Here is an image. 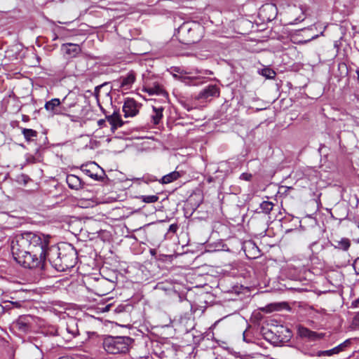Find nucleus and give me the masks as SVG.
<instances>
[{
  "label": "nucleus",
  "instance_id": "obj_1",
  "mask_svg": "<svg viewBox=\"0 0 359 359\" xmlns=\"http://www.w3.org/2000/svg\"><path fill=\"white\" fill-rule=\"evenodd\" d=\"M50 236L42 233L27 231L15 237L12 242V253L38 252L48 250Z\"/></svg>",
  "mask_w": 359,
  "mask_h": 359
},
{
  "label": "nucleus",
  "instance_id": "obj_2",
  "mask_svg": "<svg viewBox=\"0 0 359 359\" xmlns=\"http://www.w3.org/2000/svg\"><path fill=\"white\" fill-rule=\"evenodd\" d=\"M48 259L58 271L73 268L77 261V252L71 244L51 245L48 250Z\"/></svg>",
  "mask_w": 359,
  "mask_h": 359
},
{
  "label": "nucleus",
  "instance_id": "obj_3",
  "mask_svg": "<svg viewBox=\"0 0 359 359\" xmlns=\"http://www.w3.org/2000/svg\"><path fill=\"white\" fill-rule=\"evenodd\" d=\"M48 250L36 252L12 253L14 259L25 268L42 271L45 269L46 261L48 259Z\"/></svg>",
  "mask_w": 359,
  "mask_h": 359
},
{
  "label": "nucleus",
  "instance_id": "obj_4",
  "mask_svg": "<svg viewBox=\"0 0 359 359\" xmlns=\"http://www.w3.org/2000/svg\"><path fill=\"white\" fill-rule=\"evenodd\" d=\"M133 341L129 337L106 336L103 339L102 346L109 354H125L129 351Z\"/></svg>",
  "mask_w": 359,
  "mask_h": 359
},
{
  "label": "nucleus",
  "instance_id": "obj_5",
  "mask_svg": "<svg viewBox=\"0 0 359 359\" xmlns=\"http://www.w3.org/2000/svg\"><path fill=\"white\" fill-rule=\"evenodd\" d=\"M65 100L66 97H64L62 101L58 98L51 99L46 102L44 108L52 115L65 114V109L61 106V104L65 103Z\"/></svg>",
  "mask_w": 359,
  "mask_h": 359
},
{
  "label": "nucleus",
  "instance_id": "obj_6",
  "mask_svg": "<svg viewBox=\"0 0 359 359\" xmlns=\"http://www.w3.org/2000/svg\"><path fill=\"white\" fill-rule=\"evenodd\" d=\"M140 104L133 98H127L123 106L125 117H133L139 112Z\"/></svg>",
  "mask_w": 359,
  "mask_h": 359
},
{
  "label": "nucleus",
  "instance_id": "obj_7",
  "mask_svg": "<svg viewBox=\"0 0 359 359\" xmlns=\"http://www.w3.org/2000/svg\"><path fill=\"white\" fill-rule=\"evenodd\" d=\"M199 26L195 24L189 22L184 23L180 27V32L182 34L187 33L189 34L187 43H195L198 40V38L195 35L196 29H199Z\"/></svg>",
  "mask_w": 359,
  "mask_h": 359
},
{
  "label": "nucleus",
  "instance_id": "obj_8",
  "mask_svg": "<svg viewBox=\"0 0 359 359\" xmlns=\"http://www.w3.org/2000/svg\"><path fill=\"white\" fill-rule=\"evenodd\" d=\"M297 334L301 338L307 339L309 341H316L323 337V334H318L311 331L302 325H297Z\"/></svg>",
  "mask_w": 359,
  "mask_h": 359
},
{
  "label": "nucleus",
  "instance_id": "obj_9",
  "mask_svg": "<svg viewBox=\"0 0 359 359\" xmlns=\"http://www.w3.org/2000/svg\"><path fill=\"white\" fill-rule=\"evenodd\" d=\"M219 95V88L216 85H210L199 93L198 99L208 100L212 97H218Z\"/></svg>",
  "mask_w": 359,
  "mask_h": 359
},
{
  "label": "nucleus",
  "instance_id": "obj_10",
  "mask_svg": "<svg viewBox=\"0 0 359 359\" xmlns=\"http://www.w3.org/2000/svg\"><path fill=\"white\" fill-rule=\"evenodd\" d=\"M136 79L135 72L130 71L126 76H121L119 79L120 87L123 90H129L134 83Z\"/></svg>",
  "mask_w": 359,
  "mask_h": 359
},
{
  "label": "nucleus",
  "instance_id": "obj_11",
  "mask_svg": "<svg viewBox=\"0 0 359 359\" xmlns=\"http://www.w3.org/2000/svg\"><path fill=\"white\" fill-rule=\"evenodd\" d=\"M99 165L94 162L86 165H82L81 167V171L83 173L94 180L98 179V175L97 172H95V171L99 170Z\"/></svg>",
  "mask_w": 359,
  "mask_h": 359
},
{
  "label": "nucleus",
  "instance_id": "obj_12",
  "mask_svg": "<svg viewBox=\"0 0 359 359\" xmlns=\"http://www.w3.org/2000/svg\"><path fill=\"white\" fill-rule=\"evenodd\" d=\"M106 118L111 125V130H113L123 125V121L121 120L118 112L114 111L111 115L107 116Z\"/></svg>",
  "mask_w": 359,
  "mask_h": 359
},
{
  "label": "nucleus",
  "instance_id": "obj_13",
  "mask_svg": "<svg viewBox=\"0 0 359 359\" xmlns=\"http://www.w3.org/2000/svg\"><path fill=\"white\" fill-rule=\"evenodd\" d=\"M144 91L149 95H163L166 94L163 86L158 83H154L153 85H147L144 87Z\"/></svg>",
  "mask_w": 359,
  "mask_h": 359
},
{
  "label": "nucleus",
  "instance_id": "obj_14",
  "mask_svg": "<svg viewBox=\"0 0 359 359\" xmlns=\"http://www.w3.org/2000/svg\"><path fill=\"white\" fill-rule=\"evenodd\" d=\"M66 182L70 189H79L81 187V181L79 177L74 175H68Z\"/></svg>",
  "mask_w": 359,
  "mask_h": 359
},
{
  "label": "nucleus",
  "instance_id": "obj_15",
  "mask_svg": "<svg viewBox=\"0 0 359 359\" xmlns=\"http://www.w3.org/2000/svg\"><path fill=\"white\" fill-rule=\"evenodd\" d=\"M180 177L181 175L179 172L173 171L162 177L159 182L161 184H169L178 180Z\"/></svg>",
  "mask_w": 359,
  "mask_h": 359
},
{
  "label": "nucleus",
  "instance_id": "obj_16",
  "mask_svg": "<svg viewBox=\"0 0 359 359\" xmlns=\"http://www.w3.org/2000/svg\"><path fill=\"white\" fill-rule=\"evenodd\" d=\"M153 113L151 115V121L154 125H157L160 123L163 118V108L153 107Z\"/></svg>",
  "mask_w": 359,
  "mask_h": 359
},
{
  "label": "nucleus",
  "instance_id": "obj_17",
  "mask_svg": "<svg viewBox=\"0 0 359 359\" xmlns=\"http://www.w3.org/2000/svg\"><path fill=\"white\" fill-rule=\"evenodd\" d=\"M332 245L337 249L346 251L351 246V241L347 238H342L340 241H334Z\"/></svg>",
  "mask_w": 359,
  "mask_h": 359
},
{
  "label": "nucleus",
  "instance_id": "obj_18",
  "mask_svg": "<svg viewBox=\"0 0 359 359\" xmlns=\"http://www.w3.org/2000/svg\"><path fill=\"white\" fill-rule=\"evenodd\" d=\"M66 331L72 337H74L79 334L77 323L74 320H72L69 323H67Z\"/></svg>",
  "mask_w": 359,
  "mask_h": 359
},
{
  "label": "nucleus",
  "instance_id": "obj_19",
  "mask_svg": "<svg viewBox=\"0 0 359 359\" xmlns=\"http://www.w3.org/2000/svg\"><path fill=\"white\" fill-rule=\"evenodd\" d=\"M66 46L68 48L66 50V53L71 55L72 57H76L81 51V48L79 45L74 43H67Z\"/></svg>",
  "mask_w": 359,
  "mask_h": 359
},
{
  "label": "nucleus",
  "instance_id": "obj_20",
  "mask_svg": "<svg viewBox=\"0 0 359 359\" xmlns=\"http://www.w3.org/2000/svg\"><path fill=\"white\" fill-rule=\"evenodd\" d=\"M22 133L27 142L32 140V138L36 137L38 135V133L36 130L28 128H22Z\"/></svg>",
  "mask_w": 359,
  "mask_h": 359
},
{
  "label": "nucleus",
  "instance_id": "obj_21",
  "mask_svg": "<svg viewBox=\"0 0 359 359\" xmlns=\"http://www.w3.org/2000/svg\"><path fill=\"white\" fill-rule=\"evenodd\" d=\"M260 209L262 212L265 214H269L270 212L273 210V203L271 201H263L260 203Z\"/></svg>",
  "mask_w": 359,
  "mask_h": 359
},
{
  "label": "nucleus",
  "instance_id": "obj_22",
  "mask_svg": "<svg viewBox=\"0 0 359 359\" xmlns=\"http://www.w3.org/2000/svg\"><path fill=\"white\" fill-rule=\"evenodd\" d=\"M350 340L347 339L339 346L332 348V352L333 355L338 354L340 352L344 351L345 348L347 347L350 344Z\"/></svg>",
  "mask_w": 359,
  "mask_h": 359
},
{
  "label": "nucleus",
  "instance_id": "obj_23",
  "mask_svg": "<svg viewBox=\"0 0 359 359\" xmlns=\"http://www.w3.org/2000/svg\"><path fill=\"white\" fill-rule=\"evenodd\" d=\"M309 248L313 255L318 254L319 252L323 250V245H320L318 242L314 241L310 244Z\"/></svg>",
  "mask_w": 359,
  "mask_h": 359
},
{
  "label": "nucleus",
  "instance_id": "obj_24",
  "mask_svg": "<svg viewBox=\"0 0 359 359\" xmlns=\"http://www.w3.org/2000/svg\"><path fill=\"white\" fill-rule=\"evenodd\" d=\"M140 198L146 203H155L158 200V197L156 195L142 196Z\"/></svg>",
  "mask_w": 359,
  "mask_h": 359
},
{
  "label": "nucleus",
  "instance_id": "obj_25",
  "mask_svg": "<svg viewBox=\"0 0 359 359\" xmlns=\"http://www.w3.org/2000/svg\"><path fill=\"white\" fill-rule=\"evenodd\" d=\"M264 76H266L267 78H273L276 75V73L273 70H271L269 69H264L263 70V74H262Z\"/></svg>",
  "mask_w": 359,
  "mask_h": 359
},
{
  "label": "nucleus",
  "instance_id": "obj_26",
  "mask_svg": "<svg viewBox=\"0 0 359 359\" xmlns=\"http://www.w3.org/2000/svg\"><path fill=\"white\" fill-rule=\"evenodd\" d=\"M332 355H333L332 349L327 350V351H320L317 353V356H318V357L332 356Z\"/></svg>",
  "mask_w": 359,
  "mask_h": 359
},
{
  "label": "nucleus",
  "instance_id": "obj_27",
  "mask_svg": "<svg viewBox=\"0 0 359 359\" xmlns=\"http://www.w3.org/2000/svg\"><path fill=\"white\" fill-rule=\"evenodd\" d=\"M252 177V174L248 172H243L241 175L240 179L245 181H250Z\"/></svg>",
  "mask_w": 359,
  "mask_h": 359
},
{
  "label": "nucleus",
  "instance_id": "obj_28",
  "mask_svg": "<svg viewBox=\"0 0 359 359\" xmlns=\"http://www.w3.org/2000/svg\"><path fill=\"white\" fill-rule=\"evenodd\" d=\"M353 268L357 275H359V257H358L353 263Z\"/></svg>",
  "mask_w": 359,
  "mask_h": 359
},
{
  "label": "nucleus",
  "instance_id": "obj_29",
  "mask_svg": "<svg viewBox=\"0 0 359 359\" xmlns=\"http://www.w3.org/2000/svg\"><path fill=\"white\" fill-rule=\"evenodd\" d=\"M178 229V226L177 224H172L169 226L168 231L172 232L173 233H176L177 230Z\"/></svg>",
  "mask_w": 359,
  "mask_h": 359
},
{
  "label": "nucleus",
  "instance_id": "obj_30",
  "mask_svg": "<svg viewBox=\"0 0 359 359\" xmlns=\"http://www.w3.org/2000/svg\"><path fill=\"white\" fill-rule=\"evenodd\" d=\"M304 18H305V17L299 16L298 18H296L294 19V22L292 23L294 24V23L299 22H302L304 20Z\"/></svg>",
  "mask_w": 359,
  "mask_h": 359
},
{
  "label": "nucleus",
  "instance_id": "obj_31",
  "mask_svg": "<svg viewBox=\"0 0 359 359\" xmlns=\"http://www.w3.org/2000/svg\"><path fill=\"white\" fill-rule=\"evenodd\" d=\"M265 9H269V10H271V11H276V8L273 6H267L265 8Z\"/></svg>",
  "mask_w": 359,
  "mask_h": 359
},
{
  "label": "nucleus",
  "instance_id": "obj_32",
  "mask_svg": "<svg viewBox=\"0 0 359 359\" xmlns=\"http://www.w3.org/2000/svg\"><path fill=\"white\" fill-rule=\"evenodd\" d=\"M104 119H100L98 121L97 123L99 126H102L104 123Z\"/></svg>",
  "mask_w": 359,
  "mask_h": 359
},
{
  "label": "nucleus",
  "instance_id": "obj_33",
  "mask_svg": "<svg viewBox=\"0 0 359 359\" xmlns=\"http://www.w3.org/2000/svg\"><path fill=\"white\" fill-rule=\"evenodd\" d=\"M353 304L355 305V306H359V298L354 301Z\"/></svg>",
  "mask_w": 359,
  "mask_h": 359
},
{
  "label": "nucleus",
  "instance_id": "obj_34",
  "mask_svg": "<svg viewBox=\"0 0 359 359\" xmlns=\"http://www.w3.org/2000/svg\"><path fill=\"white\" fill-rule=\"evenodd\" d=\"M109 290V289H108V290H104V291H102V292H101V293H100V294H100V295H104V294H106L107 293H108V290Z\"/></svg>",
  "mask_w": 359,
  "mask_h": 359
},
{
  "label": "nucleus",
  "instance_id": "obj_35",
  "mask_svg": "<svg viewBox=\"0 0 359 359\" xmlns=\"http://www.w3.org/2000/svg\"><path fill=\"white\" fill-rule=\"evenodd\" d=\"M59 359H74V358L68 357V356H65V357H61Z\"/></svg>",
  "mask_w": 359,
  "mask_h": 359
},
{
  "label": "nucleus",
  "instance_id": "obj_36",
  "mask_svg": "<svg viewBox=\"0 0 359 359\" xmlns=\"http://www.w3.org/2000/svg\"><path fill=\"white\" fill-rule=\"evenodd\" d=\"M107 283V280H104V279H102V280L100 281V285H104V283Z\"/></svg>",
  "mask_w": 359,
  "mask_h": 359
},
{
  "label": "nucleus",
  "instance_id": "obj_37",
  "mask_svg": "<svg viewBox=\"0 0 359 359\" xmlns=\"http://www.w3.org/2000/svg\"><path fill=\"white\" fill-rule=\"evenodd\" d=\"M58 38L56 34H54L53 40H56Z\"/></svg>",
  "mask_w": 359,
  "mask_h": 359
},
{
  "label": "nucleus",
  "instance_id": "obj_38",
  "mask_svg": "<svg viewBox=\"0 0 359 359\" xmlns=\"http://www.w3.org/2000/svg\"><path fill=\"white\" fill-rule=\"evenodd\" d=\"M356 73H357V75H358V80H359V69H358L356 70Z\"/></svg>",
  "mask_w": 359,
  "mask_h": 359
},
{
  "label": "nucleus",
  "instance_id": "obj_39",
  "mask_svg": "<svg viewBox=\"0 0 359 359\" xmlns=\"http://www.w3.org/2000/svg\"><path fill=\"white\" fill-rule=\"evenodd\" d=\"M317 36H318V35H316V36H313V37L311 38V39H316V38H317Z\"/></svg>",
  "mask_w": 359,
  "mask_h": 359
},
{
  "label": "nucleus",
  "instance_id": "obj_40",
  "mask_svg": "<svg viewBox=\"0 0 359 359\" xmlns=\"http://www.w3.org/2000/svg\"><path fill=\"white\" fill-rule=\"evenodd\" d=\"M243 339L245 341V332L243 333Z\"/></svg>",
  "mask_w": 359,
  "mask_h": 359
},
{
  "label": "nucleus",
  "instance_id": "obj_41",
  "mask_svg": "<svg viewBox=\"0 0 359 359\" xmlns=\"http://www.w3.org/2000/svg\"><path fill=\"white\" fill-rule=\"evenodd\" d=\"M301 11H302V14L304 15V11H302V8H301Z\"/></svg>",
  "mask_w": 359,
  "mask_h": 359
},
{
  "label": "nucleus",
  "instance_id": "obj_42",
  "mask_svg": "<svg viewBox=\"0 0 359 359\" xmlns=\"http://www.w3.org/2000/svg\"><path fill=\"white\" fill-rule=\"evenodd\" d=\"M357 318H359V314L357 316Z\"/></svg>",
  "mask_w": 359,
  "mask_h": 359
}]
</instances>
